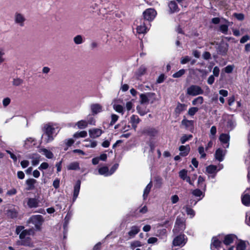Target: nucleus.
<instances>
[{"mask_svg":"<svg viewBox=\"0 0 250 250\" xmlns=\"http://www.w3.org/2000/svg\"><path fill=\"white\" fill-rule=\"evenodd\" d=\"M204 90L202 88L197 85H191L187 89V94L192 96H195L203 94Z\"/></svg>","mask_w":250,"mask_h":250,"instance_id":"423d86ee","label":"nucleus"},{"mask_svg":"<svg viewBox=\"0 0 250 250\" xmlns=\"http://www.w3.org/2000/svg\"><path fill=\"white\" fill-rule=\"evenodd\" d=\"M190 148L189 145L181 146L179 148L180 151V155L183 157L187 156L190 151Z\"/></svg>","mask_w":250,"mask_h":250,"instance_id":"5701e85b","label":"nucleus"},{"mask_svg":"<svg viewBox=\"0 0 250 250\" xmlns=\"http://www.w3.org/2000/svg\"><path fill=\"white\" fill-rule=\"evenodd\" d=\"M142 245H143L141 242L139 241H134L131 243L130 247L132 249H134L136 247H141Z\"/></svg>","mask_w":250,"mask_h":250,"instance_id":"864d4df0","label":"nucleus"},{"mask_svg":"<svg viewBox=\"0 0 250 250\" xmlns=\"http://www.w3.org/2000/svg\"><path fill=\"white\" fill-rule=\"evenodd\" d=\"M14 20L16 24L21 27H23L24 25L26 18L23 14L17 12L14 14Z\"/></svg>","mask_w":250,"mask_h":250,"instance_id":"1a4fd4ad","label":"nucleus"},{"mask_svg":"<svg viewBox=\"0 0 250 250\" xmlns=\"http://www.w3.org/2000/svg\"><path fill=\"white\" fill-rule=\"evenodd\" d=\"M246 245L244 241H240L236 245V250H245Z\"/></svg>","mask_w":250,"mask_h":250,"instance_id":"a19ab883","label":"nucleus"},{"mask_svg":"<svg viewBox=\"0 0 250 250\" xmlns=\"http://www.w3.org/2000/svg\"><path fill=\"white\" fill-rule=\"evenodd\" d=\"M75 125L77 126L79 129H84L87 127V122H86V120H82L77 122Z\"/></svg>","mask_w":250,"mask_h":250,"instance_id":"c9c22d12","label":"nucleus"},{"mask_svg":"<svg viewBox=\"0 0 250 250\" xmlns=\"http://www.w3.org/2000/svg\"><path fill=\"white\" fill-rule=\"evenodd\" d=\"M83 146L86 147L94 148L97 146V142L91 140H85L83 144Z\"/></svg>","mask_w":250,"mask_h":250,"instance_id":"c85d7f7f","label":"nucleus"},{"mask_svg":"<svg viewBox=\"0 0 250 250\" xmlns=\"http://www.w3.org/2000/svg\"><path fill=\"white\" fill-rule=\"evenodd\" d=\"M152 187V184L151 182H150L146 187L144 190L143 193V199L144 200H146L148 194L150 192V189Z\"/></svg>","mask_w":250,"mask_h":250,"instance_id":"2f4dec72","label":"nucleus"},{"mask_svg":"<svg viewBox=\"0 0 250 250\" xmlns=\"http://www.w3.org/2000/svg\"><path fill=\"white\" fill-rule=\"evenodd\" d=\"M229 25L221 24L219 27L220 31L224 34H227L228 31Z\"/></svg>","mask_w":250,"mask_h":250,"instance_id":"de8ad7c7","label":"nucleus"},{"mask_svg":"<svg viewBox=\"0 0 250 250\" xmlns=\"http://www.w3.org/2000/svg\"><path fill=\"white\" fill-rule=\"evenodd\" d=\"M119 117L116 114L111 115V121L110 122V125H114L116 122L118 120Z\"/></svg>","mask_w":250,"mask_h":250,"instance_id":"0e129e2a","label":"nucleus"},{"mask_svg":"<svg viewBox=\"0 0 250 250\" xmlns=\"http://www.w3.org/2000/svg\"><path fill=\"white\" fill-rule=\"evenodd\" d=\"M250 40V37L248 35H245L240 40V42L241 43H244Z\"/></svg>","mask_w":250,"mask_h":250,"instance_id":"774afa93","label":"nucleus"},{"mask_svg":"<svg viewBox=\"0 0 250 250\" xmlns=\"http://www.w3.org/2000/svg\"><path fill=\"white\" fill-rule=\"evenodd\" d=\"M87 135L86 131H81L80 132H76L74 135L73 137L75 138H78L80 137L84 138Z\"/></svg>","mask_w":250,"mask_h":250,"instance_id":"37998d69","label":"nucleus"},{"mask_svg":"<svg viewBox=\"0 0 250 250\" xmlns=\"http://www.w3.org/2000/svg\"><path fill=\"white\" fill-rule=\"evenodd\" d=\"M103 131L100 128H93L89 130V136L92 138H96L100 137Z\"/></svg>","mask_w":250,"mask_h":250,"instance_id":"2eb2a0df","label":"nucleus"},{"mask_svg":"<svg viewBox=\"0 0 250 250\" xmlns=\"http://www.w3.org/2000/svg\"><path fill=\"white\" fill-rule=\"evenodd\" d=\"M81 187V181L78 180L74 186L72 201L74 202L78 196Z\"/></svg>","mask_w":250,"mask_h":250,"instance_id":"aec40b11","label":"nucleus"},{"mask_svg":"<svg viewBox=\"0 0 250 250\" xmlns=\"http://www.w3.org/2000/svg\"><path fill=\"white\" fill-rule=\"evenodd\" d=\"M192 194L195 197L198 198L197 201L193 200H190V204L191 205L193 204V206H195L198 201L201 200L204 197V193L199 189H196L192 190Z\"/></svg>","mask_w":250,"mask_h":250,"instance_id":"f8f14e48","label":"nucleus"},{"mask_svg":"<svg viewBox=\"0 0 250 250\" xmlns=\"http://www.w3.org/2000/svg\"><path fill=\"white\" fill-rule=\"evenodd\" d=\"M140 230V227L138 226H133L130 228L128 232V235L129 238H133Z\"/></svg>","mask_w":250,"mask_h":250,"instance_id":"412c9836","label":"nucleus"},{"mask_svg":"<svg viewBox=\"0 0 250 250\" xmlns=\"http://www.w3.org/2000/svg\"><path fill=\"white\" fill-rule=\"evenodd\" d=\"M140 122V119L137 115H133L130 117V123L131 124H139Z\"/></svg>","mask_w":250,"mask_h":250,"instance_id":"603ef678","label":"nucleus"},{"mask_svg":"<svg viewBox=\"0 0 250 250\" xmlns=\"http://www.w3.org/2000/svg\"><path fill=\"white\" fill-rule=\"evenodd\" d=\"M37 183L36 180L30 178L28 179L26 181V184L27 185L28 190H32L35 188V184Z\"/></svg>","mask_w":250,"mask_h":250,"instance_id":"cd10ccee","label":"nucleus"},{"mask_svg":"<svg viewBox=\"0 0 250 250\" xmlns=\"http://www.w3.org/2000/svg\"><path fill=\"white\" fill-rule=\"evenodd\" d=\"M234 68V66L232 65H229L224 68V71L227 73H230L232 72Z\"/></svg>","mask_w":250,"mask_h":250,"instance_id":"052dcab7","label":"nucleus"},{"mask_svg":"<svg viewBox=\"0 0 250 250\" xmlns=\"http://www.w3.org/2000/svg\"><path fill=\"white\" fill-rule=\"evenodd\" d=\"M198 152L200 154V157L201 158H202V159H205L206 158V154L205 152V148L203 146H200L199 147H198Z\"/></svg>","mask_w":250,"mask_h":250,"instance_id":"8fccbe9b","label":"nucleus"},{"mask_svg":"<svg viewBox=\"0 0 250 250\" xmlns=\"http://www.w3.org/2000/svg\"><path fill=\"white\" fill-rule=\"evenodd\" d=\"M181 124L185 126L186 128L189 129L190 131L193 129L194 121L192 120H188L186 119H184L182 121Z\"/></svg>","mask_w":250,"mask_h":250,"instance_id":"4be33fe9","label":"nucleus"},{"mask_svg":"<svg viewBox=\"0 0 250 250\" xmlns=\"http://www.w3.org/2000/svg\"><path fill=\"white\" fill-rule=\"evenodd\" d=\"M226 150H223L221 148H218L216 150L214 154L215 159L219 162H222L226 155Z\"/></svg>","mask_w":250,"mask_h":250,"instance_id":"f3484780","label":"nucleus"},{"mask_svg":"<svg viewBox=\"0 0 250 250\" xmlns=\"http://www.w3.org/2000/svg\"><path fill=\"white\" fill-rule=\"evenodd\" d=\"M40 157V155L37 154L32 155L30 158L32 159V164L33 166H36L39 163Z\"/></svg>","mask_w":250,"mask_h":250,"instance_id":"473e14b6","label":"nucleus"},{"mask_svg":"<svg viewBox=\"0 0 250 250\" xmlns=\"http://www.w3.org/2000/svg\"><path fill=\"white\" fill-rule=\"evenodd\" d=\"M68 170H79L80 169L79 163L78 162H73L67 166Z\"/></svg>","mask_w":250,"mask_h":250,"instance_id":"72a5a7b5","label":"nucleus"},{"mask_svg":"<svg viewBox=\"0 0 250 250\" xmlns=\"http://www.w3.org/2000/svg\"><path fill=\"white\" fill-rule=\"evenodd\" d=\"M11 102V99L8 98H4L2 101V104L4 107H6L8 106Z\"/></svg>","mask_w":250,"mask_h":250,"instance_id":"69168bd1","label":"nucleus"},{"mask_svg":"<svg viewBox=\"0 0 250 250\" xmlns=\"http://www.w3.org/2000/svg\"><path fill=\"white\" fill-rule=\"evenodd\" d=\"M40 152L42 153V154L45 155V157L48 159L52 158L54 156L53 153L51 151L46 148L41 149Z\"/></svg>","mask_w":250,"mask_h":250,"instance_id":"f704fd0d","label":"nucleus"},{"mask_svg":"<svg viewBox=\"0 0 250 250\" xmlns=\"http://www.w3.org/2000/svg\"><path fill=\"white\" fill-rule=\"evenodd\" d=\"M156 15V11L154 9H147L143 13L144 20L147 21V22L151 21L154 20Z\"/></svg>","mask_w":250,"mask_h":250,"instance_id":"9d476101","label":"nucleus"},{"mask_svg":"<svg viewBox=\"0 0 250 250\" xmlns=\"http://www.w3.org/2000/svg\"><path fill=\"white\" fill-rule=\"evenodd\" d=\"M44 132L42 135V142L47 144L52 142L59 132L58 125L53 123L46 124L44 127Z\"/></svg>","mask_w":250,"mask_h":250,"instance_id":"f257e3e1","label":"nucleus"},{"mask_svg":"<svg viewBox=\"0 0 250 250\" xmlns=\"http://www.w3.org/2000/svg\"><path fill=\"white\" fill-rule=\"evenodd\" d=\"M40 201L36 198H28L27 205L29 208H36L39 206Z\"/></svg>","mask_w":250,"mask_h":250,"instance_id":"6ab92c4d","label":"nucleus"},{"mask_svg":"<svg viewBox=\"0 0 250 250\" xmlns=\"http://www.w3.org/2000/svg\"><path fill=\"white\" fill-rule=\"evenodd\" d=\"M224 166L219 164L218 166L210 165L206 167V172L208 174V178H214L218 171L222 169Z\"/></svg>","mask_w":250,"mask_h":250,"instance_id":"39448f33","label":"nucleus"},{"mask_svg":"<svg viewBox=\"0 0 250 250\" xmlns=\"http://www.w3.org/2000/svg\"><path fill=\"white\" fill-rule=\"evenodd\" d=\"M185 209L187 214L190 216V218H193L195 215V211L192 208H189L188 205L183 207Z\"/></svg>","mask_w":250,"mask_h":250,"instance_id":"e433bc0d","label":"nucleus"},{"mask_svg":"<svg viewBox=\"0 0 250 250\" xmlns=\"http://www.w3.org/2000/svg\"><path fill=\"white\" fill-rule=\"evenodd\" d=\"M36 145L37 141L33 138L29 137L24 141L23 146L26 149H29Z\"/></svg>","mask_w":250,"mask_h":250,"instance_id":"dca6fc26","label":"nucleus"},{"mask_svg":"<svg viewBox=\"0 0 250 250\" xmlns=\"http://www.w3.org/2000/svg\"><path fill=\"white\" fill-rule=\"evenodd\" d=\"M185 104L179 103L176 107L175 112L177 113H180L185 109Z\"/></svg>","mask_w":250,"mask_h":250,"instance_id":"a18cd8bd","label":"nucleus"},{"mask_svg":"<svg viewBox=\"0 0 250 250\" xmlns=\"http://www.w3.org/2000/svg\"><path fill=\"white\" fill-rule=\"evenodd\" d=\"M93 115L97 114L102 111V106L99 104H94L90 105Z\"/></svg>","mask_w":250,"mask_h":250,"instance_id":"b1692460","label":"nucleus"},{"mask_svg":"<svg viewBox=\"0 0 250 250\" xmlns=\"http://www.w3.org/2000/svg\"><path fill=\"white\" fill-rule=\"evenodd\" d=\"M147 93L140 95V103L142 104L147 105L149 104L148 99Z\"/></svg>","mask_w":250,"mask_h":250,"instance_id":"c756f323","label":"nucleus"},{"mask_svg":"<svg viewBox=\"0 0 250 250\" xmlns=\"http://www.w3.org/2000/svg\"><path fill=\"white\" fill-rule=\"evenodd\" d=\"M74 42L76 44H82L83 42V38L81 35H77L76 37L74 38Z\"/></svg>","mask_w":250,"mask_h":250,"instance_id":"49530a36","label":"nucleus"},{"mask_svg":"<svg viewBox=\"0 0 250 250\" xmlns=\"http://www.w3.org/2000/svg\"><path fill=\"white\" fill-rule=\"evenodd\" d=\"M44 221L43 217L41 215H32L29 220L28 223L34 225L37 229H39Z\"/></svg>","mask_w":250,"mask_h":250,"instance_id":"0eeeda50","label":"nucleus"},{"mask_svg":"<svg viewBox=\"0 0 250 250\" xmlns=\"http://www.w3.org/2000/svg\"><path fill=\"white\" fill-rule=\"evenodd\" d=\"M98 172L99 174L104 176H109L110 174L108 168L107 167H103L99 168Z\"/></svg>","mask_w":250,"mask_h":250,"instance_id":"7c9ffc66","label":"nucleus"},{"mask_svg":"<svg viewBox=\"0 0 250 250\" xmlns=\"http://www.w3.org/2000/svg\"><path fill=\"white\" fill-rule=\"evenodd\" d=\"M31 230H24L20 234L19 237L21 241V244L25 246L33 247V244L29 237Z\"/></svg>","mask_w":250,"mask_h":250,"instance_id":"20e7f679","label":"nucleus"},{"mask_svg":"<svg viewBox=\"0 0 250 250\" xmlns=\"http://www.w3.org/2000/svg\"><path fill=\"white\" fill-rule=\"evenodd\" d=\"M113 109L117 112L124 114V108L120 104H114L113 105Z\"/></svg>","mask_w":250,"mask_h":250,"instance_id":"ea45409f","label":"nucleus"},{"mask_svg":"<svg viewBox=\"0 0 250 250\" xmlns=\"http://www.w3.org/2000/svg\"><path fill=\"white\" fill-rule=\"evenodd\" d=\"M186 70L184 69H180L177 72L174 73L172 75V77L173 78H180L182 76H183L185 73Z\"/></svg>","mask_w":250,"mask_h":250,"instance_id":"09e8293b","label":"nucleus"},{"mask_svg":"<svg viewBox=\"0 0 250 250\" xmlns=\"http://www.w3.org/2000/svg\"><path fill=\"white\" fill-rule=\"evenodd\" d=\"M198 110V108L196 107H191L188 110V114L190 116H192L195 114Z\"/></svg>","mask_w":250,"mask_h":250,"instance_id":"3c124183","label":"nucleus"},{"mask_svg":"<svg viewBox=\"0 0 250 250\" xmlns=\"http://www.w3.org/2000/svg\"><path fill=\"white\" fill-rule=\"evenodd\" d=\"M137 110L139 114L141 116L145 115L148 112V111L146 109L143 110L140 106H139L137 107Z\"/></svg>","mask_w":250,"mask_h":250,"instance_id":"bf43d9fd","label":"nucleus"},{"mask_svg":"<svg viewBox=\"0 0 250 250\" xmlns=\"http://www.w3.org/2000/svg\"><path fill=\"white\" fill-rule=\"evenodd\" d=\"M168 7L171 13L176 12L179 11L178 5L176 2L174 0H172L169 2Z\"/></svg>","mask_w":250,"mask_h":250,"instance_id":"bb28decb","label":"nucleus"},{"mask_svg":"<svg viewBox=\"0 0 250 250\" xmlns=\"http://www.w3.org/2000/svg\"><path fill=\"white\" fill-rule=\"evenodd\" d=\"M146 71V68L145 66H141L137 71V75L139 76H141L144 75Z\"/></svg>","mask_w":250,"mask_h":250,"instance_id":"6e6d98bb","label":"nucleus"},{"mask_svg":"<svg viewBox=\"0 0 250 250\" xmlns=\"http://www.w3.org/2000/svg\"><path fill=\"white\" fill-rule=\"evenodd\" d=\"M233 15L239 21H243L244 19V15L241 13H234Z\"/></svg>","mask_w":250,"mask_h":250,"instance_id":"338daca9","label":"nucleus"},{"mask_svg":"<svg viewBox=\"0 0 250 250\" xmlns=\"http://www.w3.org/2000/svg\"><path fill=\"white\" fill-rule=\"evenodd\" d=\"M171 203L173 204L177 203L179 200V198L177 195H173L170 197Z\"/></svg>","mask_w":250,"mask_h":250,"instance_id":"e2e57ef3","label":"nucleus"},{"mask_svg":"<svg viewBox=\"0 0 250 250\" xmlns=\"http://www.w3.org/2000/svg\"><path fill=\"white\" fill-rule=\"evenodd\" d=\"M119 167L118 164H114L112 167L110 168V169L109 170V172L110 174V176L112 174H113L115 171Z\"/></svg>","mask_w":250,"mask_h":250,"instance_id":"680f3d73","label":"nucleus"},{"mask_svg":"<svg viewBox=\"0 0 250 250\" xmlns=\"http://www.w3.org/2000/svg\"><path fill=\"white\" fill-rule=\"evenodd\" d=\"M72 215H73L72 212L71 211H69L67 213V214L64 219V223H63V229H64L63 237L64 238L66 237V234L67 232L68 226V224L69 223L70 220L71 219Z\"/></svg>","mask_w":250,"mask_h":250,"instance_id":"ddd939ff","label":"nucleus"},{"mask_svg":"<svg viewBox=\"0 0 250 250\" xmlns=\"http://www.w3.org/2000/svg\"><path fill=\"white\" fill-rule=\"evenodd\" d=\"M186 229V219L184 217H177L173 231L174 233L183 232Z\"/></svg>","mask_w":250,"mask_h":250,"instance_id":"7ed1b4c3","label":"nucleus"},{"mask_svg":"<svg viewBox=\"0 0 250 250\" xmlns=\"http://www.w3.org/2000/svg\"><path fill=\"white\" fill-rule=\"evenodd\" d=\"M223 235H219L212 239L210 248L212 250H219L222 245Z\"/></svg>","mask_w":250,"mask_h":250,"instance_id":"6e6552de","label":"nucleus"},{"mask_svg":"<svg viewBox=\"0 0 250 250\" xmlns=\"http://www.w3.org/2000/svg\"><path fill=\"white\" fill-rule=\"evenodd\" d=\"M203 101H204L203 98L201 96H199V97H198L197 98L194 99L192 101V104L193 105L201 104H203Z\"/></svg>","mask_w":250,"mask_h":250,"instance_id":"79ce46f5","label":"nucleus"},{"mask_svg":"<svg viewBox=\"0 0 250 250\" xmlns=\"http://www.w3.org/2000/svg\"><path fill=\"white\" fill-rule=\"evenodd\" d=\"M187 242V237L184 234H180L176 237L173 240L174 246H184Z\"/></svg>","mask_w":250,"mask_h":250,"instance_id":"9b49d317","label":"nucleus"},{"mask_svg":"<svg viewBox=\"0 0 250 250\" xmlns=\"http://www.w3.org/2000/svg\"><path fill=\"white\" fill-rule=\"evenodd\" d=\"M86 122H87V125L89 124L91 125H95L96 121L95 118L92 116V115L89 114L87 116L86 118Z\"/></svg>","mask_w":250,"mask_h":250,"instance_id":"c03bdc74","label":"nucleus"},{"mask_svg":"<svg viewBox=\"0 0 250 250\" xmlns=\"http://www.w3.org/2000/svg\"><path fill=\"white\" fill-rule=\"evenodd\" d=\"M219 140L221 142L224 144H227V147H229V134L223 133L220 135Z\"/></svg>","mask_w":250,"mask_h":250,"instance_id":"a878e982","label":"nucleus"},{"mask_svg":"<svg viewBox=\"0 0 250 250\" xmlns=\"http://www.w3.org/2000/svg\"><path fill=\"white\" fill-rule=\"evenodd\" d=\"M147 95L149 104H153L157 100L155 93L152 92H148Z\"/></svg>","mask_w":250,"mask_h":250,"instance_id":"4c0bfd02","label":"nucleus"},{"mask_svg":"<svg viewBox=\"0 0 250 250\" xmlns=\"http://www.w3.org/2000/svg\"><path fill=\"white\" fill-rule=\"evenodd\" d=\"M210 138L211 139H213L214 138V136L216 133V128L215 126H212L210 130Z\"/></svg>","mask_w":250,"mask_h":250,"instance_id":"13d9d810","label":"nucleus"},{"mask_svg":"<svg viewBox=\"0 0 250 250\" xmlns=\"http://www.w3.org/2000/svg\"><path fill=\"white\" fill-rule=\"evenodd\" d=\"M137 26L136 30L138 34H145L149 30L150 24L149 22H146L144 19H139L135 21Z\"/></svg>","mask_w":250,"mask_h":250,"instance_id":"f03ea898","label":"nucleus"},{"mask_svg":"<svg viewBox=\"0 0 250 250\" xmlns=\"http://www.w3.org/2000/svg\"><path fill=\"white\" fill-rule=\"evenodd\" d=\"M236 238V236L235 235L232 234H228L224 236L223 235L222 241L226 245H229L232 243Z\"/></svg>","mask_w":250,"mask_h":250,"instance_id":"a211bd4d","label":"nucleus"},{"mask_svg":"<svg viewBox=\"0 0 250 250\" xmlns=\"http://www.w3.org/2000/svg\"><path fill=\"white\" fill-rule=\"evenodd\" d=\"M242 202L246 206L250 205V195L245 192L241 197Z\"/></svg>","mask_w":250,"mask_h":250,"instance_id":"393cba45","label":"nucleus"},{"mask_svg":"<svg viewBox=\"0 0 250 250\" xmlns=\"http://www.w3.org/2000/svg\"><path fill=\"white\" fill-rule=\"evenodd\" d=\"M192 135L191 134L183 135L180 138V142L182 144H185L186 142L189 141L192 138Z\"/></svg>","mask_w":250,"mask_h":250,"instance_id":"58836bf2","label":"nucleus"},{"mask_svg":"<svg viewBox=\"0 0 250 250\" xmlns=\"http://www.w3.org/2000/svg\"><path fill=\"white\" fill-rule=\"evenodd\" d=\"M74 143V141L72 139H69L65 140V144L67 146V147L64 148V150H67L68 147L71 146Z\"/></svg>","mask_w":250,"mask_h":250,"instance_id":"4d7b16f0","label":"nucleus"},{"mask_svg":"<svg viewBox=\"0 0 250 250\" xmlns=\"http://www.w3.org/2000/svg\"><path fill=\"white\" fill-rule=\"evenodd\" d=\"M236 125V120L234 119L233 116H228L226 124L227 129L229 131H231L235 128Z\"/></svg>","mask_w":250,"mask_h":250,"instance_id":"4468645a","label":"nucleus"},{"mask_svg":"<svg viewBox=\"0 0 250 250\" xmlns=\"http://www.w3.org/2000/svg\"><path fill=\"white\" fill-rule=\"evenodd\" d=\"M187 173V170L183 169L179 172V177L184 180L188 177Z\"/></svg>","mask_w":250,"mask_h":250,"instance_id":"5fc2aeb1","label":"nucleus"}]
</instances>
